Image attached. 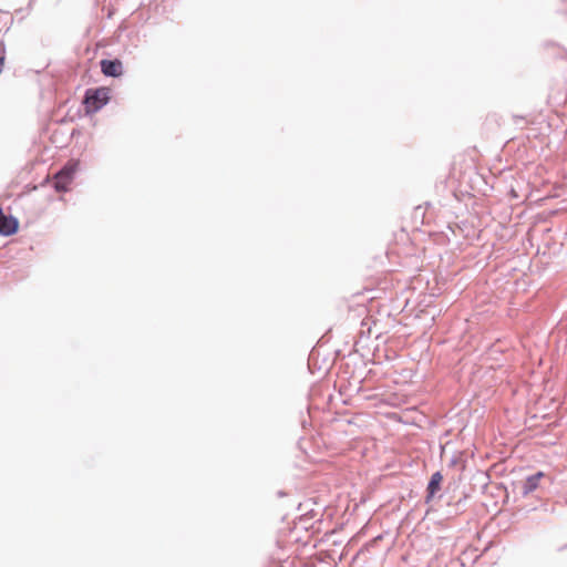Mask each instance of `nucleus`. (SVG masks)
I'll return each mask as SVG.
<instances>
[{
	"instance_id": "f257e3e1",
	"label": "nucleus",
	"mask_w": 567,
	"mask_h": 567,
	"mask_svg": "<svg viewBox=\"0 0 567 567\" xmlns=\"http://www.w3.org/2000/svg\"><path fill=\"white\" fill-rule=\"evenodd\" d=\"M110 100V90L107 87L90 89L85 93L84 105L87 113L97 112Z\"/></svg>"
},
{
	"instance_id": "f03ea898",
	"label": "nucleus",
	"mask_w": 567,
	"mask_h": 567,
	"mask_svg": "<svg viewBox=\"0 0 567 567\" xmlns=\"http://www.w3.org/2000/svg\"><path fill=\"white\" fill-rule=\"evenodd\" d=\"M79 163L71 161L60 172L54 175V188L58 192H66L73 176L78 169Z\"/></svg>"
},
{
	"instance_id": "7ed1b4c3",
	"label": "nucleus",
	"mask_w": 567,
	"mask_h": 567,
	"mask_svg": "<svg viewBox=\"0 0 567 567\" xmlns=\"http://www.w3.org/2000/svg\"><path fill=\"white\" fill-rule=\"evenodd\" d=\"M18 220L12 216H6L0 209V234L3 236H10L18 230Z\"/></svg>"
},
{
	"instance_id": "20e7f679",
	"label": "nucleus",
	"mask_w": 567,
	"mask_h": 567,
	"mask_svg": "<svg viewBox=\"0 0 567 567\" xmlns=\"http://www.w3.org/2000/svg\"><path fill=\"white\" fill-rule=\"evenodd\" d=\"M101 70L106 76H120L123 72V65L120 60H102Z\"/></svg>"
},
{
	"instance_id": "39448f33",
	"label": "nucleus",
	"mask_w": 567,
	"mask_h": 567,
	"mask_svg": "<svg viewBox=\"0 0 567 567\" xmlns=\"http://www.w3.org/2000/svg\"><path fill=\"white\" fill-rule=\"evenodd\" d=\"M544 477V473L543 472H538L529 477L526 478V481L524 482V485H523V493L525 495L534 492L538 485H539V481Z\"/></svg>"
},
{
	"instance_id": "423d86ee",
	"label": "nucleus",
	"mask_w": 567,
	"mask_h": 567,
	"mask_svg": "<svg viewBox=\"0 0 567 567\" xmlns=\"http://www.w3.org/2000/svg\"><path fill=\"white\" fill-rule=\"evenodd\" d=\"M443 477L440 472H436L432 475L431 481L429 483L427 489L431 495H433L439 488Z\"/></svg>"
},
{
	"instance_id": "0eeeda50",
	"label": "nucleus",
	"mask_w": 567,
	"mask_h": 567,
	"mask_svg": "<svg viewBox=\"0 0 567 567\" xmlns=\"http://www.w3.org/2000/svg\"><path fill=\"white\" fill-rule=\"evenodd\" d=\"M4 60H6V45L3 42H0V73L2 72Z\"/></svg>"
}]
</instances>
